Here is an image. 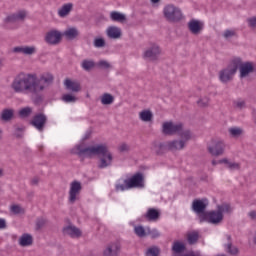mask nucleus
Returning a JSON list of instances; mask_svg holds the SVG:
<instances>
[{
    "label": "nucleus",
    "instance_id": "obj_1",
    "mask_svg": "<svg viewBox=\"0 0 256 256\" xmlns=\"http://www.w3.org/2000/svg\"><path fill=\"white\" fill-rule=\"evenodd\" d=\"M53 81H55V76L50 72H44L39 77L37 74H27V73H19L15 76L11 89L15 93H34V95H39V93H43L46 89H49L51 85H53Z\"/></svg>",
    "mask_w": 256,
    "mask_h": 256
},
{
    "label": "nucleus",
    "instance_id": "obj_2",
    "mask_svg": "<svg viewBox=\"0 0 256 256\" xmlns=\"http://www.w3.org/2000/svg\"><path fill=\"white\" fill-rule=\"evenodd\" d=\"M74 153L78 155V157H88L90 159L91 157H101L98 165L99 169H107V167L113 165V154L105 144H98L86 148H83L82 145H77Z\"/></svg>",
    "mask_w": 256,
    "mask_h": 256
},
{
    "label": "nucleus",
    "instance_id": "obj_3",
    "mask_svg": "<svg viewBox=\"0 0 256 256\" xmlns=\"http://www.w3.org/2000/svg\"><path fill=\"white\" fill-rule=\"evenodd\" d=\"M223 213H233V208H231L230 204L223 203L217 206V210L200 215V222L203 223V221H206L207 223H211V225H219L223 222Z\"/></svg>",
    "mask_w": 256,
    "mask_h": 256
},
{
    "label": "nucleus",
    "instance_id": "obj_4",
    "mask_svg": "<svg viewBox=\"0 0 256 256\" xmlns=\"http://www.w3.org/2000/svg\"><path fill=\"white\" fill-rule=\"evenodd\" d=\"M162 13L165 21L168 23H179V21L185 19L181 8L174 4H167L164 6Z\"/></svg>",
    "mask_w": 256,
    "mask_h": 256
},
{
    "label": "nucleus",
    "instance_id": "obj_5",
    "mask_svg": "<svg viewBox=\"0 0 256 256\" xmlns=\"http://www.w3.org/2000/svg\"><path fill=\"white\" fill-rule=\"evenodd\" d=\"M185 147H187V144H185L184 141H182L180 139H174V140H170L164 144L154 142L152 149L156 153H159V149H167L168 151H172V153H176V151H183V149H185Z\"/></svg>",
    "mask_w": 256,
    "mask_h": 256
},
{
    "label": "nucleus",
    "instance_id": "obj_6",
    "mask_svg": "<svg viewBox=\"0 0 256 256\" xmlns=\"http://www.w3.org/2000/svg\"><path fill=\"white\" fill-rule=\"evenodd\" d=\"M161 46L155 42H151L143 51L142 58L144 61H150L151 63H155L159 61V57H161Z\"/></svg>",
    "mask_w": 256,
    "mask_h": 256
},
{
    "label": "nucleus",
    "instance_id": "obj_7",
    "mask_svg": "<svg viewBox=\"0 0 256 256\" xmlns=\"http://www.w3.org/2000/svg\"><path fill=\"white\" fill-rule=\"evenodd\" d=\"M239 63L232 60L231 64L228 65L226 68L219 71V80L221 83H229V81H233V77L235 73H237V67Z\"/></svg>",
    "mask_w": 256,
    "mask_h": 256
},
{
    "label": "nucleus",
    "instance_id": "obj_8",
    "mask_svg": "<svg viewBox=\"0 0 256 256\" xmlns=\"http://www.w3.org/2000/svg\"><path fill=\"white\" fill-rule=\"evenodd\" d=\"M207 151L213 157H221L225 153V142L223 140H211L207 145Z\"/></svg>",
    "mask_w": 256,
    "mask_h": 256
},
{
    "label": "nucleus",
    "instance_id": "obj_9",
    "mask_svg": "<svg viewBox=\"0 0 256 256\" xmlns=\"http://www.w3.org/2000/svg\"><path fill=\"white\" fill-rule=\"evenodd\" d=\"M83 190V185L80 181L74 180L70 183V189L68 192V201L71 205L75 204L79 200V195Z\"/></svg>",
    "mask_w": 256,
    "mask_h": 256
},
{
    "label": "nucleus",
    "instance_id": "obj_10",
    "mask_svg": "<svg viewBox=\"0 0 256 256\" xmlns=\"http://www.w3.org/2000/svg\"><path fill=\"white\" fill-rule=\"evenodd\" d=\"M234 62H238L237 69L240 70V77L241 79H245V77H249V74L255 71V66L252 62H245L241 58H234Z\"/></svg>",
    "mask_w": 256,
    "mask_h": 256
},
{
    "label": "nucleus",
    "instance_id": "obj_11",
    "mask_svg": "<svg viewBox=\"0 0 256 256\" xmlns=\"http://www.w3.org/2000/svg\"><path fill=\"white\" fill-rule=\"evenodd\" d=\"M124 183H128L130 189H143L145 187V176H143V173H136L130 179H125Z\"/></svg>",
    "mask_w": 256,
    "mask_h": 256
},
{
    "label": "nucleus",
    "instance_id": "obj_12",
    "mask_svg": "<svg viewBox=\"0 0 256 256\" xmlns=\"http://www.w3.org/2000/svg\"><path fill=\"white\" fill-rule=\"evenodd\" d=\"M27 17V12L26 11H18L16 13H12L7 15L4 18V24L5 25H11L13 23H23Z\"/></svg>",
    "mask_w": 256,
    "mask_h": 256
},
{
    "label": "nucleus",
    "instance_id": "obj_13",
    "mask_svg": "<svg viewBox=\"0 0 256 256\" xmlns=\"http://www.w3.org/2000/svg\"><path fill=\"white\" fill-rule=\"evenodd\" d=\"M182 123H175L173 121H167L162 124L163 135H177L178 131L181 129Z\"/></svg>",
    "mask_w": 256,
    "mask_h": 256
},
{
    "label": "nucleus",
    "instance_id": "obj_14",
    "mask_svg": "<svg viewBox=\"0 0 256 256\" xmlns=\"http://www.w3.org/2000/svg\"><path fill=\"white\" fill-rule=\"evenodd\" d=\"M209 205V201L207 199H195L192 202V210L194 211V213H196L197 215H199V217H201V215H205V210L207 209Z\"/></svg>",
    "mask_w": 256,
    "mask_h": 256
},
{
    "label": "nucleus",
    "instance_id": "obj_15",
    "mask_svg": "<svg viewBox=\"0 0 256 256\" xmlns=\"http://www.w3.org/2000/svg\"><path fill=\"white\" fill-rule=\"evenodd\" d=\"M121 253V244L119 242H111L105 246L102 256H119Z\"/></svg>",
    "mask_w": 256,
    "mask_h": 256
},
{
    "label": "nucleus",
    "instance_id": "obj_16",
    "mask_svg": "<svg viewBox=\"0 0 256 256\" xmlns=\"http://www.w3.org/2000/svg\"><path fill=\"white\" fill-rule=\"evenodd\" d=\"M62 34L58 30H50L46 33L44 41L48 45H59L61 43Z\"/></svg>",
    "mask_w": 256,
    "mask_h": 256
},
{
    "label": "nucleus",
    "instance_id": "obj_17",
    "mask_svg": "<svg viewBox=\"0 0 256 256\" xmlns=\"http://www.w3.org/2000/svg\"><path fill=\"white\" fill-rule=\"evenodd\" d=\"M46 123L47 116H45L44 114H37L30 121V125H32V127H35L37 131H43V129H45Z\"/></svg>",
    "mask_w": 256,
    "mask_h": 256
},
{
    "label": "nucleus",
    "instance_id": "obj_18",
    "mask_svg": "<svg viewBox=\"0 0 256 256\" xmlns=\"http://www.w3.org/2000/svg\"><path fill=\"white\" fill-rule=\"evenodd\" d=\"M226 241L227 243L224 244V250L228 253V255H239V248L233 245V238L231 237V235H226Z\"/></svg>",
    "mask_w": 256,
    "mask_h": 256
},
{
    "label": "nucleus",
    "instance_id": "obj_19",
    "mask_svg": "<svg viewBox=\"0 0 256 256\" xmlns=\"http://www.w3.org/2000/svg\"><path fill=\"white\" fill-rule=\"evenodd\" d=\"M176 135L180 136V141H183L184 145H187V142L193 139V133L191 132V130L185 128L183 124L181 125V129L177 132Z\"/></svg>",
    "mask_w": 256,
    "mask_h": 256
},
{
    "label": "nucleus",
    "instance_id": "obj_20",
    "mask_svg": "<svg viewBox=\"0 0 256 256\" xmlns=\"http://www.w3.org/2000/svg\"><path fill=\"white\" fill-rule=\"evenodd\" d=\"M203 23L199 22V20H191L188 23V29L192 35H200L201 31H203Z\"/></svg>",
    "mask_w": 256,
    "mask_h": 256
},
{
    "label": "nucleus",
    "instance_id": "obj_21",
    "mask_svg": "<svg viewBox=\"0 0 256 256\" xmlns=\"http://www.w3.org/2000/svg\"><path fill=\"white\" fill-rule=\"evenodd\" d=\"M63 234L72 237V239H77L81 237L82 232L79 228L69 225L63 228Z\"/></svg>",
    "mask_w": 256,
    "mask_h": 256
},
{
    "label": "nucleus",
    "instance_id": "obj_22",
    "mask_svg": "<svg viewBox=\"0 0 256 256\" xmlns=\"http://www.w3.org/2000/svg\"><path fill=\"white\" fill-rule=\"evenodd\" d=\"M71 11H73V3H65L58 9V17L65 19V17H69V15H71Z\"/></svg>",
    "mask_w": 256,
    "mask_h": 256
},
{
    "label": "nucleus",
    "instance_id": "obj_23",
    "mask_svg": "<svg viewBox=\"0 0 256 256\" xmlns=\"http://www.w3.org/2000/svg\"><path fill=\"white\" fill-rule=\"evenodd\" d=\"M106 35L109 39H121L123 32L117 26H109L106 30Z\"/></svg>",
    "mask_w": 256,
    "mask_h": 256
},
{
    "label": "nucleus",
    "instance_id": "obj_24",
    "mask_svg": "<svg viewBox=\"0 0 256 256\" xmlns=\"http://www.w3.org/2000/svg\"><path fill=\"white\" fill-rule=\"evenodd\" d=\"M64 86L68 91H72V93H79V91H81V84L78 81L66 79Z\"/></svg>",
    "mask_w": 256,
    "mask_h": 256
},
{
    "label": "nucleus",
    "instance_id": "obj_25",
    "mask_svg": "<svg viewBox=\"0 0 256 256\" xmlns=\"http://www.w3.org/2000/svg\"><path fill=\"white\" fill-rule=\"evenodd\" d=\"M20 247H31L33 245V235L29 233L22 234L18 239Z\"/></svg>",
    "mask_w": 256,
    "mask_h": 256
},
{
    "label": "nucleus",
    "instance_id": "obj_26",
    "mask_svg": "<svg viewBox=\"0 0 256 256\" xmlns=\"http://www.w3.org/2000/svg\"><path fill=\"white\" fill-rule=\"evenodd\" d=\"M79 34V29L71 27L63 32V37H65V39H67L68 41H74V39H77V37H79Z\"/></svg>",
    "mask_w": 256,
    "mask_h": 256
},
{
    "label": "nucleus",
    "instance_id": "obj_27",
    "mask_svg": "<svg viewBox=\"0 0 256 256\" xmlns=\"http://www.w3.org/2000/svg\"><path fill=\"white\" fill-rule=\"evenodd\" d=\"M14 115H15V110L6 108V109L2 110V112L0 114V121L9 123V121H11V119H13Z\"/></svg>",
    "mask_w": 256,
    "mask_h": 256
},
{
    "label": "nucleus",
    "instance_id": "obj_28",
    "mask_svg": "<svg viewBox=\"0 0 256 256\" xmlns=\"http://www.w3.org/2000/svg\"><path fill=\"white\" fill-rule=\"evenodd\" d=\"M139 119L143 123H151L153 121V112L151 110H142L139 112Z\"/></svg>",
    "mask_w": 256,
    "mask_h": 256
},
{
    "label": "nucleus",
    "instance_id": "obj_29",
    "mask_svg": "<svg viewBox=\"0 0 256 256\" xmlns=\"http://www.w3.org/2000/svg\"><path fill=\"white\" fill-rule=\"evenodd\" d=\"M110 19L117 23H125V21H127V16L121 12L112 11L110 13Z\"/></svg>",
    "mask_w": 256,
    "mask_h": 256
},
{
    "label": "nucleus",
    "instance_id": "obj_30",
    "mask_svg": "<svg viewBox=\"0 0 256 256\" xmlns=\"http://www.w3.org/2000/svg\"><path fill=\"white\" fill-rule=\"evenodd\" d=\"M160 216H161V214L159 213V211H157L154 208L148 209V211L145 215V217H146V219H148V221H158Z\"/></svg>",
    "mask_w": 256,
    "mask_h": 256
},
{
    "label": "nucleus",
    "instance_id": "obj_31",
    "mask_svg": "<svg viewBox=\"0 0 256 256\" xmlns=\"http://www.w3.org/2000/svg\"><path fill=\"white\" fill-rule=\"evenodd\" d=\"M100 101H101L102 105H113V103L115 101V97L113 95H111L110 93H104L100 97Z\"/></svg>",
    "mask_w": 256,
    "mask_h": 256
},
{
    "label": "nucleus",
    "instance_id": "obj_32",
    "mask_svg": "<svg viewBox=\"0 0 256 256\" xmlns=\"http://www.w3.org/2000/svg\"><path fill=\"white\" fill-rule=\"evenodd\" d=\"M81 67L84 71H91V69H95V61L91 59H84L81 62Z\"/></svg>",
    "mask_w": 256,
    "mask_h": 256
},
{
    "label": "nucleus",
    "instance_id": "obj_33",
    "mask_svg": "<svg viewBox=\"0 0 256 256\" xmlns=\"http://www.w3.org/2000/svg\"><path fill=\"white\" fill-rule=\"evenodd\" d=\"M161 255V248L158 246H150L146 249L145 256H159Z\"/></svg>",
    "mask_w": 256,
    "mask_h": 256
},
{
    "label": "nucleus",
    "instance_id": "obj_34",
    "mask_svg": "<svg viewBox=\"0 0 256 256\" xmlns=\"http://www.w3.org/2000/svg\"><path fill=\"white\" fill-rule=\"evenodd\" d=\"M18 115L21 117V119H27V117H31V115H33V108L24 107L19 110Z\"/></svg>",
    "mask_w": 256,
    "mask_h": 256
},
{
    "label": "nucleus",
    "instance_id": "obj_35",
    "mask_svg": "<svg viewBox=\"0 0 256 256\" xmlns=\"http://www.w3.org/2000/svg\"><path fill=\"white\" fill-rule=\"evenodd\" d=\"M172 251L174 252V254L178 255L179 253H183L185 251V244L179 241L174 242L172 246Z\"/></svg>",
    "mask_w": 256,
    "mask_h": 256
},
{
    "label": "nucleus",
    "instance_id": "obj_36",
    "mask_svg": "<svg viewBox=\"0 0 256 256\" xmlns=\"http://www.w3.org/2000/svg\"><path fill=\"white\" fill-rule=\"evenodd\" d=\"M187 241H188L189 245H195V243H197V241H199V233L189 232L187 234Z\"/></svg>",
    "mask_w": 256,
    "mask_h": 256
},
{
    "label": "nucleus",
    "instance_id": "obj_37",
    "mask_svg": "<svg viewBox=\"0 0 256 256\" xmlns=\"http://www.w3.org/2000/svg\"><path fill=\"white\" fill-rule=\"evenodd\" d=\"M134 233L137 235V237H140L141 239L143 237H147V230H145V227L138 225L134 227Z\"/></svg>",
    "mask_w": 256,
    "mask_h": 256
},
{
    "label": "nucleus",
    "instance_id": "obj_38",
    "mask_svg": "<svg viewBox=\"0 0 256 256\" xmlns=\"http://www.w3.org/2000/svg\"><path fill=\"white\" fill-rule=\"evenodd\" d=\"M237 36V31L232 29H227L223 32L222 37L226 39V41H229V39H233V37Z\"/></svg>",
    "mask_w": 256,
    "mask_h": 256
},
{
    "label": "nucleus",
    "instance_id": "obj_39",
    "mask_svg": "<svg viewBox=\"0 0 256 256\" xmlns=\"http://www.w3.org/2000/svg\"><path fill=\"white\" fill-rule=\"evenodd\" d=\"M231 137H241L243 135V130L240 127H232L229 129Z\"/></svg>",
    "mask_w": 256,
    "mask_h": 256
},
{
    "label": "nucleus",
    "instance_id": "obj_40",
    "mask_svg": "<svg viewBox=\"0 0 256 256\" xmlns=\"http://www.w3.org/2000/svg\"><path fill=\"white\" fill-rule=\"evenodd\" d=\"M147 235H150L151 239H158V237H161V232L157 229H151L149 227L146 228Z\"/></svg>",
    "mask_w": 256,
    "mask_h": 256
},
{
    "label": "nucleus",
    "instance_id": "obj_41",
    "mask_svg": "<svg viewBox=\"0 0 256 256\" xmlns=\"http://www.w3.org/2000/svg\"><path fill=\"white\" fill-rule=\"evenodd\" d=\"M10 211L14 213V215H21L25 213V209L19 205H12L10 207Z\"/></svg>",
    "mask_w": 256,
    "mask_h": 256
},
{
    "label": "nucleus",
    "instance_id": "obj_42",
    "mask_svg": "<svg viewBox=\"0 0 256 256\" xmlns=\"http://www.w3.org/2000/svg\"><path fill=\"white\" fill-rule=\"evenodd\" d=\"M62 101H64V103H75L77 101V97L73 94H64L62 96Z\"/></svg>",
    "mask_w": 256,
    "mask_h": 256
},
{
    "label": "nucleus",
    "instance_id": "obj_43",
    "mask_svg": "<svg viewBox=\"0 0 256 256\" xmlns=\"http://www.w3.org/2000/svg\"><path fill=\"white\" fill-rule=\"evenodd\" d=\"M211 101V99L207 96H204L202 98H200L198 101H197V104L200 106V107H209V102Z\"/></svg>",
    "mask_w": 256,
    "mask_h": 256
},
{
    "label": "nucleus",
    "instance_id": "obj_44",
    "mask_svg": "<svg viewBox=\"0 0 256 256\" xmlns=\"http://www.w3.org/2000/svg\"><path fill=\"white\" fill-rule=\"evenodd\" d=\"M35 53H37V47L24 46V55H35Z\"/></svg>",
    "mask_w": 256,
    "mask_h": 256
},
{
    "label": "nucleus",
    "instance_id": "obj_45",
    "mask_svg": "<svg viewBox=\"0 0 256 256\" xmlns=\"http://www.w3.org/2000/svg\"><path fill=\"white\" fill-rule=\"evenodd\" d=\"M118 151L119 153H129V151H131V146H129L127 143H121L118 146Z\"/></svg>",
    "mask_w": 256,
    "mask_h": 256
},
{
    "label": "nucleus",
    "instance_id": "obj_46",
    "mask_svg": "<svg viewBox=\"0 0 256 256\" xmlns=\"http://www.w3.org/2000/svg\"><path fill=\"white\" fill-rule=\"evenodd\" d=\"M94 47H96L97 49H101V48L105 47V39L95 38L94 39Z\"/></svg>",
    "mask_w": 256,
    "mask_h": 256
},
{
    "label": "nucleus",
    "instance_id": "obj_47",
    "mask_svg": "<svg viewBox=\"0 0 256 256\" xmlns=\"http://www.w3.org/2000/svg\"><path fill=\"white\" fill-rule=\"evenodd\" d=\"M227 169H229L230 171H239V169H241V164L230 161V163H228Z\"/></svg>",
    "mask_w": 256,
    "mask_h": 256
},
{
    "label": "nucleus",
    "instance_id": "obj_48",
    "mask_svg": "<svg viewBox=\"0 0 256 256\" xmlns=\"http://www.w3.org/2000/svg\"><path fill=\"white\" fill-rule=\"evenodd\" d=\"M47 225V219L45 218H38L36 220V229H43V227Z\"/></svg>",
    "mask_w": 256,
    "mask_h": 256
},
{
    "label": "nucleus",
    "instance_id": "obj_49",
    "mask_svg": "<svg viewBox=\"0 0 256 256\" xmlns=\"http://www.w3.org/2000/svg\"><path fill=\"white\" fill-rule=\"evenodd\" d=\"M23 131H25V128L16 126V127H15L14 136H15L17 139H21V138L23 137Z\"/></svg>",
    "mask_w": 256,
    "mask_h": 256
},
{
    "label": "nucleus",
    "instance_id": "obj_50",
    "mask_svg": "<svg viewBox=\"0 0 256 256\" xmlns=\"http://www.w3.org/2000/svg\"><path fill=\"white\" fill-rule=\"evenodd\" d=\"M97 65L100 69H111V64L107 60H100Z\"/></svg>",
    "mask_w": 256,
    "mask_h": 256
},
{
    "label": "nucleus",
    "instance_id": "obj_51",
    "mask_svg": "<svg viewBox=\"0 0 256 256\" xmlns=\"http://www.w3.org/2000/svg\"><path fill=\"white\" fill-rule=\"evenodd\" d=\"M129 189H131V187H129L128 183L116 184V191H127Z\"/></svg>",
    "mask_w": 256,
    "mask_h": 256
},
{
    "label": "nucleus",
    "instance_id": "obj_52",
    "mask_svg": "<svg viewBox=\"0 0 256 256\" xmlns=\"http://www.w3.org/2000/svg\"><path fill=\"white\" fill-rule=\"evenodd\" d=\"M248 27L250 29H256V16L247 19Z\"/></svg>",
    "mask_w": 256,
    "mask_h": 256
},
{
    "label": "nucleus",
    "instance_id": "obj_53",
    "mask_svg": "<svg viewBox=\"0 0 256 256\" xmlns=\"http://www.w3.org/2000/svg\"><path fill=\"white\" fill-rule=\"evenodd\" d=\"M233 105L236 109H245V101L244 100H236L233 102Z\"/></svg>",
    "mask_w": 256,
    "mask_h": 256
},
{
    "label": "nucleus",
    "instance_id": "obj_54",
    "mask_svg": "<svg viewBox=\"0 0 256 256\" xmlns=\"http://www.w3.org/2000/svg\"><path fill=\"white\" fill-rule=\"evenodd\" d=\"M13 53H22L25 54V46H17L13 48Z\"/></svg>",
    "mask_w": 256,
    "mask_h": 256
},
{
    "label": "nucleus",
    "instance_id": "obj_55",
    "mask_svg": "<svg viewBox=\"0 0 256 256\" xmlns=\"http://www.w3.org/2000/svg\"><path fill=\"white\" fill-rule=\"evenodd\" d=\"M172 256H201V254L199 252H188L184 255H180V254H173Z\"/></svg>",
    "mask_w": 256,
    "mask_h": 256
},
{
    "label": "nucleus",
    "instance_id": "obj_56",
    "mask_svg": "<svg viewBox=\"0 0 256 256\" xmlns=\"http://www.w3.org/2000/svg\"><path fill=\"white\" fill-rule=\"evenodd\" d=\"M248 217H250V219L252 221H256V211L255 210H252L248 213Z\"/></svg>",
    "mask_w": 256,
    "mask_h": 256
},
{
    "label": "nucleus",
    "instance_id": "obj_57",
    "mask_svg": "<svg viewBox=\"0 0 256 256\" xmlns=\"http://www.w3.org/2000/svg\"><path fill=\"white\" fill-rule=\"evenodd\" d=\"M92 133H93V131L88 130V131L85 133L84 137L82 138V139H83V141H87V139H90V138H91Z\"/></svg>",
    "mask_w": 256,
    "mask_h": 256
},
{
    "label": "nucleus",
    "instance_id": "obj_58",
    "mask_svg": "<svg viewBox=\"0 0 256 256\" xmlns=\"http://www.w3.org/2000/svg\"><path fill=\"white\" fill-rule=\"evenodd\" d=\"M7 228V222L5 219L0 218V229H6Z\"/></svg>",
    "mask_w": 256,
    "mask_h": 256
},
{
    "label": "nucleus",
    "instance_id": "obj_59",
    "mask_svg": "<svg viewBox=\"0 0 256 256\" xmlns=\"http://www.w3.org/2000/svg\"><path fill=\"white\" fill-rule=\"evenodd\" d=\"M219 163L224 164V165H226V167H228L229 163H231V161H229V159H227V158H223V159L219 160Z\"/></svg>",
    "mask_w": 256,
    "mask_h": 256
},
{
    "label": "nucleus",
    "instance_id": "obj_60",
    "mask_svg": "<svg viewBox=\"0 0 256 256\" xmlns=\"http://www.w3.org/2000/svg\"><path fill=\"white\" fill-rule=\"evenodd\" d=\"M39 177H34L31 179V185H39Z\"/></svg>",
    "mask_w": 256,
    "mask_h": 256
},
{
    "label": "nucleus",
    "instance_id": "obj_61",
    "mask_svg": "<svg viewBox=\"0 0 256 256\" xmlns=\"http://www.w3.org/2000/svg\"><path fill=\"white\" fill-rule=\"evenodd\" d=\"M153 5H156V3H161V0H150Z\"/></svg>",
    "mask_w": 256,
    "mask_h": 256
},
{
    "label": "nucleus",
    "instance_id": "obj_62",
    "mask_svg": "<svg viewBox=\"0 0 256 256\" xmlns=\"http://www.w3.org/2000/svg\"><path fill=\"white\" fill-rule=\"evenodd\" d=\"M3 175H5V172L3 171L2 168H0V179H1V177H3Z\"/></svg>",
    "mask_w": 256,
    "mask_h": 256
},
{
    "label": "nucleus",
    "instance_id": "obj_63",
    "mask_svg": "<svg viewBox=\"0 0 256 256\" xmlns=\"http://www.w3.org/2000/svg\"><path fill=\"white\" fill-rule=\"evenodd\" d=\"M212 165L215 167V165H219V161L217 162L216 160H212Z\"/></svg>",
    "mask_w": 256,
    "mask_h": 256
},
{
    "label": "nucleus",
    "instance_id": "obj_64",
    "mask_svg": "<svg viewBox=\"0 0 256 256\" xmlns=\"http://www.w3.org/2000/svg\"><path fill=\"white\" fill-rule=\"evenodd\" d=\"M253 116H254V123L256 125V110L253 111Z\"/></svg>",
    "mask_w": 256,
    "mask_h": 256
}]
</instances>
